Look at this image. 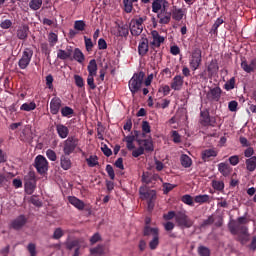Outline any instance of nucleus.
I'll return each instance as SVG.
<instances>
[{"label": "nucleus", "instance_id": "nucleus-60", "mask_svg": "<svg viewBox=\"0 0 256 256\" xmlns=\"http://www.w3.org/2000/svg\"><path fill=\"white\" fill-rule=\"evenodd\" d=\"M177 212L175 211H169L167 214H163V219L165 221H171V219H176Z\"/></svg>", "mask_w": 256, "mask_h": 256}, {"label": "nucleus", "instance_id": "nucleus-9", "mask_svg": "<svg viewBox=\"0 0 256 256\" xmlns=\"http://www.w3.org/2000/svg\"><path fill=\"white\" fill-rule=\"evenodd\" d=\"M203 61L202 55H201V49L196 48L192 52V55L189 60V65L193 71H197L199 67H201V62Z\"/></svg>", "mask_w": 256, "mask_h": 256}, {"label": "nucleus", "instance_id": "nucleus-2", "mask_svg": "<svg viewBox=\"0 0 256 256\" xmlns=\"http://www.w3.org/2000/svg\"><path fill=\"white\" fill-rule=\"evenodd\" d=\"M139 195L142 201H147L148 211H153L155 209V201H157V192L147 186H141Z\"/></svg>", "mask_w": 256, "mask_h": 256}, {"label": "nucleus", "instance_id": "nucleus-3", "mask_svg": "<svg viewBox=\"0 0 256 256\" xmlns=\"http://www.w3.org/2000/svg\"><path fill=\"white\" fill-rule=\"evenodd\" d=\"M143 79H145V72L143 71L135 73L130 79L128 85L132 95L141 91V87H143Z\"/></svg>", "mask_w": 256, "mask_h": 256}, {"label": "nucleus", "instance_id": "nucleus-57", "mask_svg": "<svg viewBox=\"0 0 256 256\" xmlns=\"http://www.w3.org/2000/svg\"><path fill=\"white\" fill-rule=\"evenodd\" d=\"M27 250L30 253V256H37V246L34 243H29Z\"/></svg>", "mask_w": 256, "mask_h": 256}, {"label": "nucleus", "instance_id": "nucleus-13", "mask_svg": "<svg viewBox=\"0 0 256 256\" xmlns=\"http://www.w3.org/2000/svg\"><path fill=\"white\" fill-rule=\"evenodd\" d=\"M157 181H163L161 179V176H159V174H155L151 172H144L142 174V182L146 183V185H150V184L155 185Z\"/></svg>", "mask_w": 256, "mask_h": 256}, {"label": "nucleus", "instance_id": "nucleus-28", "mask_svg": "<svg viewBox=\"0 0 256 256\" xmlns=\"http://www.w3.org/2000/svg\"><path fill=\"white\" fill-rule=\"evenodd\" d=\"M59 109H61V99L53 98L50 102V111L52 115H57V113H59Z\"/></svg>", "mask_w": 256, "mask_h": 256}, {"label": "nucleus", "instance_id": "nucleus-1", "mask_svg": "<svg viewBox=\"0 0 256 256\" xmlns=\"http://www.w3.org/2000/svg\"><path fill=\"white\" fill-rule=\"evenodd\" d=\"M249 223V219L245 216H240L236 220H231L228 224V229L231 235H246L249 237V228L245 225Z\"/></svg>", "mask_w": 256, "mask_h": 256}, {"label": "nucleus", "instance_id": "nucleus-12", "mask_svg": "<svg viewBox=\"0 0 256 256\" xmlns=\"http://www.w3.org/2000/svg\"><path fill=\"white\" fill-rule=\"evenodd\" d=\"M112 33L115 37H129V25L116 23Z\"/></svg>", "mask_w": 256, "mask_h": 256}, {"label": "nucleus", "instance_id": "nucleus-44", "mask_svg": "<svg viewBox=\"0 0 256 256\" xmlns=\"http://www.w3.org/2000/svg\"><path fill=\"white\" fill-rule=\"evenodd\" d=\"M212 187L215 191H223L225 189V183L223 181L213 180Z\"/></svg>", "mask_w": 256, "mask_h": 256}, {"label": "nucleus", "instance_id": "nucleus-55", "mask_svg": "<svg viewBox=\"0 0 256 256\" xmlns=\"http://www.w3.org/2000/svg\"><path fill=\"white\" fill-rule=\"evenodd\" d=\"M74 81L77 87H85V80H83V77L76 74L74 75Z\"/></svg>", "mask_w": 256, "mask_h": 256}, {"label": "nucleus", "instance_id": "nucleus-18", "mask_svg": "<svg viewBox=\"0 0 256 256\" xmlns=\"http://www.w3.org/2000/svg\"><path fill=\"white\" fill-rule=\"evenodd\" d=\"M149 53V39L142 38L138 45V54L140 57H145Z\"/></svg>", "mask_w": 256, "mask_h": 256}, {"label": "nucleus", "instance_id": "nucleus-36", "mask_svg": "<svg viewBox=\"0 0 256 256\" xmlns=\"http://www.w3.org/2000/svg\"><path fill=\"white\" fill-rule=\"evenodd\" d=\"M246 169L253 173L256 169V156H252L249 159H246Z\"/></svg>", "mask_w": 256, "mask_h": 256}, {"label": "nucleus", "instance_id": "nucleus-31", "mask_svg": "<svg viewBox=\"0 0 256 256\" xmlns=\"http://www.w3.org/2000/svg\"><path fill=\"white\" fill-rule=\"evenodd\" d=\"M218 152L215 149H206L202 152V159L203 161H209L211 157H217Z\"/></svg>", "mask_w": 256, "mask_h": 256}, {"label": "nucleus", "instance_id": "nucleus-22", "mask_svg": "<svg viewBox=\"0 0 256 256\" xmlns=\"http://www.w3.org/2000/svg\"><path fill=\"white\" fill-rule=\"evenodd\" d=\"M16 35L18 39L21 41H27V37H29V26L28 25H22L18 28Z\"/></svg>", "mask_w": 256, "mask_h": 256}, {"label": "nucleus", "instance_id": "nucleus-16", "mask_svg": "<svg viewBox=\"0 0 256 256\" xmlns=\"http://www.w3.org/2000/svg\"><path fill=\"white\" fill-rule=\"evenodd\" d=\"M136 142L138 143V145H140V147H143L146 153H153V151H155V147L153 146V140L151 138L149 139L137 138Z\"/></svg>", "mask_w": 256, "mask_h": 256}, {"label": "nucleus", "instance_id": "nucleus-30", "mask_svg": "<svg viewBox=\"0 0 256 256\" xmlns=\"http://www.w3.org/2000/svg\"><path fill=\"white\" fill-rule=\"evenodd\" d=\"M171 87L175 91H179V89H181V87H183V77L181 75L175 76L171 82Z\"/></svg>", "mask_w": 256, "mask_h": 256}, {"label": "nucleus", "instance_id": "nucleus-49", "mask_svg": "<svg viewBox=\"0 0 256 256\" xmlns=\"http://www.w3.org/2000/svg\"><path fill=\"white\" fill-rule=\"evenodd\" d=\"M198 255L200 256H211V250L205 246L198 247Z\"/></svg>", "mask_w": 256, "mask_h": 256}, {"label": "nucleus", "instance_id": "nucleus-6", "mask_svg": "<svg viewBox=\"0 0 256 256\" xmlns=\"http://www.w3.org/2000/svg\"><path fill=\"white\" fill-rule=\"evenodd\" d=\"M79 147V139L70 136L64 141L63 153L64 155H71Z\"/></svg>", "mask_w": 256, "mask_h": 256}, {"label": "nucleus", "instance_id": "nucleus-37", "mask_svg": "<svg viewBox=\"0 0 256 256\" xmlns=\"http://www.w3.org/2000/svg\"><path fill=\"white\" fill-rule=\"evenodd\" d=\"M182 167L189 168L191 167L193 161L191 160V157H189L187 154H184L180 158Z\"/></svg>", "mask_w": 256, "mask_h": 256}, {"label": "nucleus", "instance_id": "nucleus-39", "mask_svg": "<svg viewBox=\"0 0 256 256\" xmlns=\"http://www.w3.org/2000/svg\"><path fill=\"white\" fill-rule=\"evenodd\" d=\"M41 5H43V0H31L29 2V7L32 11H39V9H41Z\"/></svg>", "mask_w": 256, "mask_h": 256}, {"label": "nucleus", "instance_id": "nucleus-26", "mask_svg": "<svg viewBox=\"0 0 256 256\" xmlns=\"http://www.w3.org/2000/svg\"><path fill=\"white\" fill-rule=\"evenodd\" d=\"M153 41L151 43V45H153L154 47H161V43L165 42V37L159 35V32L154 30L151 32Z\"/></svg>", "mask_w": 256, "mask_h": 256}, {"label": "nucleus", "instance_id": "nucleus-46", "mask_svg": "<svg viewBox=\"0 0 256 256\" xmlns=\"http://www.w3.org/2000/svg\"><path fill=\"white\" fill-rule=\"evenodd\" d=\"M149 247L151 251H155L159 247V234L158 236H153L152 240L149 242Z\"/></svg>", "mask_w": 256, "mask_h": 256}, {"label": "nucleus", "instance_id": "nucleus-38", "mask_svg": "<svg viewBox=\"0 0 256 256\" xmlns=\"http://www.w3.org/2000/svg\"><path fill=\"white\" fill-rule=\"evenodd\" d=\"M90 253L92 255H105V246L99 244L97 247L91 248Z\"/></svg>", "mask_w": 256, "mask_h": 256}, {"label": "nucleus", "instance_id": "nucleus-48", "mask_svg": "<svg viewBox=\"0 0 256 256\" xmlns=\"http://www.w3.org/2000/svg\"><path fill=\"white\" fill-rule=\"evenodd\" d=\"M48 41H49L51 47H54V45H57V41H59V37L57 36V34L51 32L48 35Z\"/></svg>", "mask_w": 256, "mask_h": 256}, {"label": "nucleus", "instance_id": "nucleus-59", "mask_svg": "<svg viewBox=\"0 0 256 256\" xmlns=\"http://www.w3.org/2000/svg\"><path fill=\"white\" fill-rule=\"evenodd\" d=\"M124 9L127 13H131L133 11V2L131 0H123Z\"/></svg>", "mask_w": 256, "mask_h": 256}, {"label": "nucleus", "instance_id": "nucleus-54", "mask_svg": "<svg viewBox=\"0 0 256 256\" xmlns=\"http://www.w3.org/2000/svg\"><path fill=\"white\" fill-rule=\"evenodd\" d=\"M0 27L1 29H11V27H13V22L10 19L2 20Z\"/></svg>", "mask_w": 256, "mask_h": 256}, {"label": "nucleus", "instance_id": "nucleus-53", "mask_svg": "<svg viewBox=\"0 0 256 256\" xmlns=\"http://www.w3.org/2000/svg\"><path fill=\"white\" fill-rule=\"evenodd\" d=\"M145 154V148L143 146H139L137 149L132 151V157H141V155Z\"/></svg>", "mask_w": 256, "mask_h": 256}, {"label": "nucleus", "instance_id": "nucleus-20", "mask_svg": "<svg viewBox=\"0 0 256 256\" xmlns=\"http://www.w3.org/2000/svg\"><path fill=\"white\" fill-rule=\"evenodd\" d=\"M218 171L223 177H229L233 173V168L229 164L221 162L218 164Z\"/></svg>", "mask_w": 256, "mask_h": 256}, {"label": "nucleus", "instance_id": "nucleus-5", "mask_svg": "<svg viewBox=\"0 0 256 256\" xmlns=\"http://www.w3.org/2000/svg\"><path fill=\"white\" fill-rule=\"evenodd\" d=\"M176 225L182 229H191L193 227V220L189 218L186 210L176 212Z\"/></svg>", "mask_w": 256, "mask_h": 256}, {"label": "nucleus", "instance_id": "nucleus-34", "mask_svg": "<svg viewBox=\"0 0 256 256\" xmlns=\"http://www.w3.org/2000/svg\"><path fill=\"white\" fill-rule=\"evenodd\" d=\"M88 75H97V60L92 59L87 66Z\"/></svg>", "mask_w": 256, "mask_h": 256}, {"label": "nucleus", "instance_id": "nucleus-15", "mask_svg": "<svg viewBox=\"0 0 256 256\" xmlns=\"http://www.w3.org/2000/svg\"><path fill=\"white\" fill-rule=\"evenodd\" d=\"M160 25H169L171 23V12H167V7H163L160 13L157 14Z\"/></svg>", "mask_w": 256, "mask_h": 256}, {"label": "nucleus", "instance_id": "nucleus-29", "mask_svg": "<svg viewBox=\"0 0 256 256\" xmlns=\"http://www.w3.org/2000/svg\"><path fill=\"white\" fill-rule=\"evenodd\" d=\"M184 16H185V12L181 8H177V6H173L172 19H174V21H181Z\"/></svg>", "mask_w": 256, "mask_h": 256}, {"label": "nucleus", "instance_id": "nucleus-50", "mask_svg": "<svg viewBox=\"0 0 256 256\" xmlns=\"http://www.w3.org/2000/svg\"><path fill=\"white\" fill-rule=\"evenodd\" d=\"M235 77H232L230 80H228L225 85H224V89H226V91H231V89H235Z\"/></svg>", "mask_w": 256, "mask_h": 256}, {"label": "nucleus", "instance_id": "nucleus-58", "mask_svg": "<svg viewBox=\"0 0 256 256\" xmlns=\"http://www.w3.org/2000/svg\"><path fill=\"white\" fill-rule=\"evenodd\" d=\"M106 173L108 174V176L112 181L115 180V170L113 169V166H111V164H108L106 166Z\"/></svg>", "mask_w": 256, "mask_h": 256}, {"label": "nucleus", "instance_id": "nucleus-62", "mask_svg": "<svg viewBox=\"0 0 256 256\" xmlns=\"http://www.w3.org/2000/svg\"><path fill=\"white\" fill-rule=\"evenodd\" d=\"M215 223V218L213 216H209L208 219L204 220L200 227H208L209 225H213Z\"/></svg>", "mask_w": 256, "mask_h": 256}, {"label": "nucleus", "instance_id": "nucleus-56", "mask_svg": "<svg viewBox=\"0 0 256 256\" xmlns=\"http://www.w3.org/2000/svg\"><path fill=\"white\" fill-rule=\"evenodd\" d=\"M84 43H85L86 51H93V40H91V38L84 36Z\"/></svg>", "mask_w": 256, "mask_h": 256}, {"label": "nucleus", "instance_id": "nucleus-25", "mask_svg": "<svg viewBox=\"0 0 256 256\" xmlns=\"http://www.w3.org/2000/svg\"><path fill=\"white\" fill-rule=\"evenodd\" d=\"M56 131L60 139H67L69 137V128L64 124H57Z\"/></svg>", "mask_w": 256, "mask_h": 256}, {"label": "nucleus", "instance_id": "nucleus-35", "mask_svg": "<svg viewBox=\"0 0 256 256\" xmlns=\"http://www.w3.org/2000/svg\"><path fill=\"white\" fill-rule=\"evenodd\" d=\"M66 249L72 251V249H78V253L81 249V242L79 240H70L66 243Z\"/></svg>", "mask_w": 256, "mask_h": 256}, {"label": "nucleus", "instance_id": "nucleus-42", "mask_svg": "<svg viewBox=\"0 0 256 256\" xmlns=\"http://www.w3.org/2000/svg\"><path fill=\"white\" fill-rule=\"evenodd\" d=\"M86 162L88 164V167H97V165H99V157L92 155L86 159Z\"/></svg>", "mask_w": 256, "mask_h": 256}, {"label": "nucleus", "instance_id": "nucleus-61", "mask_svg": "<svg viewBox=\"0 0 256 256\" xmlns=\"http://www.w3.org/2000/svg\"><path fill=\"white\" fill-rule=\"evenodd\" d=\"M46 156L50 161H57V153L51 149L46 151Z\"/></svg>", "mask_w": 256, "mask_h": 256}, {"label": "nucleus", "instance_id": "nucleus-52", "mask_svg": "<svg viewBox=\"0 0 256 256\" xmlns=\"http://www.w3.org/2000/svg\"><path fill=\"white\" fill-rule=\"evenodd\" d=\"M63 235H65V232H63V229L56 228L52 235V239L59 240V239H61V237H63Z\"/></svg>", "mask_w": 256, "mask_h": 256}, {"label": "nucleus", "instance_id": "nucleus-21", "mask_svg": "<svg viewBox=\"0 0 256 256\" xmlns=\"http://www.w3.org/2000/svg\"><path fill=\"white\" fill-rule=\"evenodd\" d=\"M207 72L209 77H214L219 72V63L217 59L211 60V62L207 66Z\"/></svg>", "mask_w": 256, "mask_h": 256}, {"label": "nucleus", "instance_id": "nucleus-47", "mask_svg": "<svg viewBox=\"0 0 256 256\" xmlns=\"http://www.w3.org/2000/svg\"><path fill=\"white\" fill-rule=\"evenodd\" d=\"M147 133H151V125H149L148 121L142 122V137H145Z\"/></svg>", "mask_w": 256, "mask_h": 256}, {"label": "nucleus", "instance_id": "nucleus-32", "mask_svg": "<svg viewBox=\"0 0 256 256\" xmlns=\"http://www.w3.org/2000/svg\"><path fill=\"white\" fill-rule=\"evenodd\" d=\"M143 235L144 237H150V235H152V237H157L159 235V228H151L150 226H146L144 227Z\"/></svg>", "mask_w": 256, "mask_h": 256}, {"label": "nucleus", "instance_id": "nucleus-43", "mask_svg": "<svg viewBox=\"0 0 256 256\" xmlns=\"http://www.w3.org/2000/svg\"><path fill=\"white\" fill-rule=\"evenodd\" d=\"M209 199H210L209 195L203 194V195L195 196L194 201L195 203L203 204V203H209Z\"/></svg>", "mask_w": 256, "mask_h": 256}, {"label": "nucleus", "instance_id": "nucleus-17", "mask_svg": "<svg viewBox=\"0 0 256 256\" xmlns=\"http://www.w3.org/2000/svg\"><path fill=\"white\" fill-rule=\"evenodd\" d=\"M73 48L68 46L66 50L59 49L57 52V59H61L62 61H66V59H70L73 61Z\"/></svg>", "mask_w": 256, "mask_h": 256}, {"label": "nucleus", "instance_id": "nucleus-19", "mask_svg": "<svg viewBox=\"0 0 256 256\" xmlns=\"http://www.w3.org/2000/svg\"><path fill=\"white\" fill-rule=\"evenodd\" d=\"M241 68L245 73H255L256 71V58L252 59L250 63H247L246 60L241 62Z\"/></svg>", "mask_w": 256, "mask_h": 256}, {"label": "nucleus", "instance_id": "nucleus-41", "mask_svg": "<svg viewBox=\"0 0 256 256\" xmlns=\"http://www.w3.org/2000/svg\"><path fill=\"white\" fill-rule=\"evenodd\" d=\"M75 113V110L69 106L61 108L62 117H68V119Z\"/></svg>", "mask_w": 256, "mask_h": 256}, {"label": "nucleus", "instance_id": "nucleus-33", "mask_svg": "<svg viewBox=\"0 0 256 256\" xmlns=\"http://www.w3.org/2000/svg\"><path fill=\"white\" fill-rule=\"evenodd\" d=\"M73 53V58L74 61H77L78 63H83V61H85V55L83 54V52L81 51V49L79 48H75Z\"/></svg>", "mask_w": 256, "mask_h": 256}, {"label": "nucleus", "instance_id": "nucleus-4", "mask_svg": "<svg viewBox=\"0 0 256 256\" xmlns=\"http://www.w3.org/2000/svg\"><path fill=\"white\" fill-rule=\"evenodd\" d=\"M24 189L27 195H33L35 189H37V178L35 172L30 171L24 176Z\"/></svg>", "mask_w": 256, "mask_h": 256}, {"label": "nucleus", "instance_id": "nucleus-40", "mask_svg": "<svg viewBox=\"0 0 256 256\" xmlns=\"http://www.w3.org/2000/svg\"><path fill=\"white\" fill-rule=\"evenodd\" d=\"M21 111H35L37 104L35 102L24 103L20 107Z\"/></svg>", "mask_w": 256, "mask_h": 256}, {"label": "nucleus", "instance_id": "nucleus-8", "mask_svg": "<svg viewBox=\"0 0 256 256\" xmlns=\"http://www.w3.org/2000/svg\"><path fill=\"white\" fill-rule=\"evenodd\" d=\"M31 59H33V49L25 48L22 52V57L18 61L19 69H27L31 63Z\"/></svg>", "mask_w": 256, "mask_h": 256}, {"label": "nucleus", "instance_id": "nucleus-45", "mask_svg": "<svg viewBox=\"0 0 256 256\" xmlns=\"http://www.w3.org/2000/svg\"><path fill=\"white\" fill-rule=\"evenodd\" d=\"M85 27H87V25L85 24V21H83V20H76L74 22V29L76 31H85Z\"/></svg>", "mask_w": 256, "mask_h": 256}, {"label": "nucleus", "instance_id": "nucleus-63", "mask_svg": "<svg viewBox=\"0 0 256 256\" xmlns=\"http://www.w3.org/2000/svg\"><path fill=\"white\" fill-rule=\"evenodd\" d=\"M182 203H185L186 205H190L192 207L193 197H191V195L189 194L182 196Z\"/></svg>", "mask_w": 256, "mask_h": 256}, {"label": "nucleus", "instance_id": "nucleus-51", "mask_svg": "<svg viewBox=\"0 0 256 256\" xmlns=\"http://www.w3.org/2000/svg\"><path fill=\"white\" fill-rule=\"evenodd\" d=\"M97 75L88 74L87 77V85L90 87V89H95L97 86L95 85V78Z\"/></svg>", "mask_w": 256, "mask_h": 256}, {"label": "nucleus", "instance_id": "nucleus-27", "mask_svg": "<svg viewBox=\"0 0 256 256\" xmlns=\"http://www.w3.org/2000/svg\"><path fill=\"white\" fill-rule=\"evenodd\" d=\"M169 2L167 0H153L152 2V12L159 13L163 7H166Z\"/></svg>", "mask_w": 256, "mask_h": 256}, {"label": "nucleus", "instance_id": "nucleus-14", "mask_svg": "<svg viewBox=\"0 0 256 256\" xmlns=\"http://www.w3.org/2000/svg\"><path fill=\"white\" fill-rule=\"evenodd\" d=\"M27 225V217L25 215H20L10 223V229H14L15 231H19V229H23Z\"/></svg>", "mask_w": 256, "mask_h": 256}, {"label": "nucleus", "instance_id": "nucleus-7", "mask_svg": "<svg viewBox=\"0 0 256 256\" xmlns=\"http://www.w3.org/2000/svg\"><path fill=\"white\" fill-rule=\"evenodd\" d=\"M34 167L40 175H44L49 171V162L43 155H38L34 161Z\"/></svg>", "mask_w": 256, "mask_h": 256}, {"label": "nucleus", "instance_id": "nucleus-10", "mask_svg": "<svg viewBox=\"0 0 256 256\" xmlns=\"http://www.w3.org/2000/svg\"><path fill=\"white\" fill-rule=\"evenodd\" d=\"M216 123L217 120L215 117H211V115H209V111L204 110L200 112V124L203 127H215Z\"/></svg>", "mask_w": 256, "mask_h": 256}, {"label": "nucleus", "instance_id": "nucleus-64", "mask_svg": "<svg viewBox=\"0 0 256 256\" xmlns=\"http://www.w3.org/2000/svg\"><path fill=\"white\" fill-rule=\"evenodd\" d=\"M171 137L173 143H181V135H179V132H177L176 130L172 131Z\"/></svg>", "mask_w": 256, "mask_h": 256}, {"label": "nucleus", "instance_id": "nucleus-11", "mask_svg": "<svg viewBox=\"0 0 256 256\" xmlns=\"http://www.w3.org/2000/svg\"><path fill=\"white\" fill-rule=\"evenodd\" d=\"M143 18H138L130 22V32L134 37H139L143 33Z\"/></svg>", "mask_w": 256, "mask_h": 256}, {"label": "nucleus", "instance_id": "nucleus-23", "mask_svg": "<svg viewBox=\"0 0 256 256\" xmlns=\"http://www.w3.org/2000/svg\"><path fill=\"white\" fill-rule=\"evenodd\" d=\"M68 201L70 205H73V207H75L79 211H83V209H85V202L79 200V198L75 196H69Z\"/></svg>", "mask_w": 256, "mask_h": 256}, {"label": "nucleus", "instance_id": "nucleus-24", "mask_svg": "<svg viewBox=\"0 0 256 256\" xmlns=\"http://www.w3.org/2000/svg\"><path fill=\"white\" fill-rule=\"evenodd\" d=\"M60 166L63 171H69V169H71L73 163L71 162V158H69V155L64 154L60 157Z\"/></svg>", "mask_w": 256, "mask_h": 256}]
</instances>
